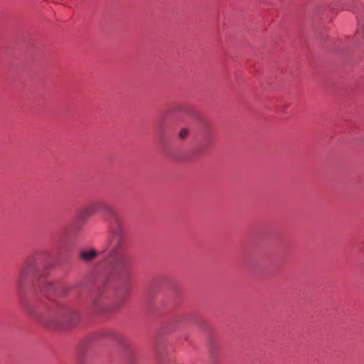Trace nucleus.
Here are the masks:
<instances>
[{"instance_id": "obj_3", "label": "nucleus", "mask_w": 364, "mask_h": 364, "mask_svg": "<svg viewBox=\"0 0 364 364\" xmlns=\"http://www.w3.org/2000/svg\"><path fill=\"white\" fill-rule=\"evenodd\" d=\"M38 269V264L35 260H29L26 262L25 266L21 269L18 278V282L21 287H23L25 282L35 273Z\"/></svg>"}, {"instance_id": "obj_7", "label": "nucleus", "mask_w": 364, "mask_h": 364, "mask_svg": "<svg viewBox=\"0 0 364 364\" xmlns=\"http://www.w3.org/2000/svg\"><path fill=\"white\" fill-rule=\"evenodd\" d=\"M39 289L42 294L47 296L48 293L53 289V286L51 282L46 280L40 284Z\"/></svg>"}, {"instance_id": "obj_6", "label": "nucleus", "mask_w": 364, "mask_h": 364, "mask_svg": "<svg viewBox=\"0 0 364 364\" xmlns=\"http://www.w3.org/2000/svg\"><path fill=\"white\" fill-rule=\"evenodd\" d=\"M97 256V252L95 250H82L80 253V257L86 262L91 261Z\"/></svg>"}, {"instance_id": "obj_1", "label": "nucleus", "mask_w": 364, "mask_h": 364, "mask_svg": "<svg viewBox=\"0 0 364 364\" xmlns=\"http://www.w3.org/2000/svg\"><path fill=\"white\" fill-rule=\"evenodd\" d=\"M112 237L103 251L106 264L118 277L124 278L131 271L132 262L125 251V235L122 217L113 208L107 210Z\"/></svg>"}, {"instance_id": "obj_4", "label": "nucleus", "mask_w": 364, "mask_h": 364, "mask_svg": "<svg viewBox=\"0 0 364 364\" xmlns=\"http://www.w3.org/2000/svg\"><path fill=\"white\" fill-rule=\"evenodd\" d=\"M100 207L99 202H92L86 205L81 210L80 213V218L81 220H85L91 215L96 213Z\"/></svg>"}, {"instance_id": "obj_5", "label": "nucleus", "mask_w": 364, "mask_h": 364, "mask_svg": "<svg viewBox=\"0 0 364 364\" xmlns=\"http://www.w3.org/2000/svg\"><path fill=\"white\" fill-rule=\"evenodd\" d=\"M156 129L159 134H166L169 129V125L164 117H161L156 122Z\"/></svg>"}, {"instance_id": "obj_8", "label": "nucleus", "mask_w": 364, "mask_h": 364, "mask_svg": "<svg viewBox=\"0 0 364 364\" xmlns=\"http://www.w3.org/2000/svg\"><path fill=\"white\" fill-rule=\"evenodd\" d=\"M193 128L191 127H186L181 129L178 136H186L188 135L193 134Z\"/></svg>"}, {"instance_id": "obj_9", "label": "nucleus", "mask_w": 364, "mask_h": 364, "mask_svg": "<svg viewBox=\"0 0 364 364\" xmlns=\"http://www.w3.org/2000/svg\"><path fill=\"white\" fill-rule=\"evenodd\" d=\"M122 305V301H116L114 304V308L117 309L119 308Z\"/></svg>"}, {"instance_id": "obj_2", "label": "nucleus", "mask_w": 364, "mask_h": 364, "mask_svg": "<svg viewBox=\"0 0 364 364\" xmlns=\"http://www.w3.org/2000/svg\"><path fill=\"white\" fill-rule=\"evenodd\" d=\"M79 318L77 313L68 308H57L51 311L48 318L50 325H74Z\"/></svg>"}]
</instances>
